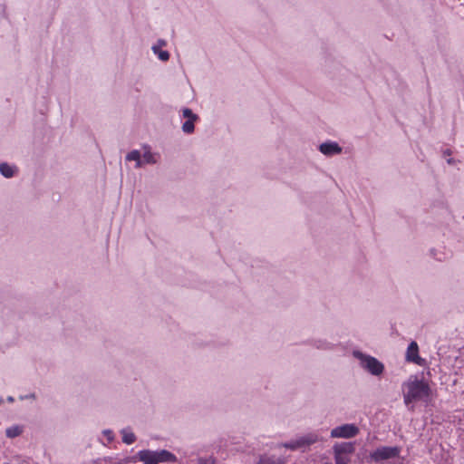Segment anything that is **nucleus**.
Instances as JSON below:
<instances>
[{"label":"nucleus","instance_id":"1","mask_svg":"<svg viewBox=\"0 0 464 464\" xmlns=\"http://www.w3.org/2000/svg\"><path fill=\"white\" fill-rule=\"evenodd\" d=\"M404 387L406 391L404 392V402L406 405H409L412 401L424 400L430 395V386L423 381H419L417 379L409 380Z\"/></svg>","mask_w":464,"mask_h":464},{"label":"nucleus","instance_id":"2","mask_svg":"<svg viewBox=\"0 0 464 464\" xmlns=\"http://www.w3.org/2000/svg\"><path fill=\"white\" fill-rule=\"evenodd\" d=\"M354 355L361 360L362 366L373 375H380L383 371V364L372 356H367L360 352H354Z\"/></svg>","mask_w":464,"mask_h":464},{"label":"nucleus","instance_id":"3","mask_svg":"<svg viewBox=\"0 0 464 464\" xmlns=\"http://www.w3.org/2000/svg\"><path fill=\"white\" fill-rule=\"evenodd\" d=\"M354 451V446L351 442H343L334 447V459L336 464H348L350 455Z\"/></svg>","mask_w":464,"mask_h":464},{"label":"nucleus","instance_id":"4","mask_svg":"<svg viewBox=\"0 0 464 464\" xmlns=\"http://www.w3.org/2000/svg\"><path fill=\"white\" fill-rule=\"evenodd\" d=\"M401 453L400 447H380L370 454V458L374 462H381L390 459L399 457Z\"/></svg>","mask_w":464,"mask_h":464},{"label":"nucleus","instance_id":"5","mask_svg":"<svg viewBox=\"0 0 464 464\" xmlns=\"http://www.w3.org/2000/svg\"><path fill=\"white\" fill-rule=\"evenodd\" d=\"M318 437L315 434H308L306 436L301 437L300 439L291 441L289 443L284 444V447L290 450H304L309 447L311 444L316 442Z\"/></svg>","mask_w":464,"mask_h":464},{"label":"nucleus","instance_id":"6","mask_svg":"<svg viewBox=\"0 0 464 464\" xmlns=\"http://www.w3.org/2000/svg\"><path fill=\"white\" fill-rule=\"evenodd\" d=\"M359 433V429L353 424H344L331 431L333 438H353Z\"/></svg>","mask_w":464,"mask_h":464},{"label":"nucleus","instance_id":"7","mask_svg":"<svg viewBox=\"0 0 464 464\" xmlns=\"http://www.w3.org/2000/svg\"><path fill=\"white\" fill-rule=\"evenodd\" d=\"M406 361L417 365L423 366L425 360L419 355V347L416 342H411L406 352Z\"/></svg>","mask_w":464,"mask_h":464},{"label":"nucleus","instance_id":"8","mask_svg":"<svg viewBox=\"0 0 464 464\" xmlns=\"http://www.w3.org/2000/svg\"><path fill=\"white\" fill-rule=\"evenodd\" d=\"M139 459L144 464H159L154 451L144 450L138 453Z\"/></svg>","mask_w":464,"mask_h":464},{"label":"nucleus","instance_id":"9","mask_svg":"<svg viewBox=\"0 0 464 464\" xmlns=\"http://www.w3.org/2000/svg\"><path fill=\"white\" fill-rule=\"evenodd\" d=\"M320 151L324 155L338 154L342 151L337 143H323L320 145Z\"/></svg>","mask_w":464,"mask_h":464},{"label":"nucleus","instance_id":"10","mask_svg":"<svg viewBox=\"0 0 464 464\" xmlns=\"http://www.w3.org/2000/svg\"><path fill=\"white\" fill-rule=\"evenodd\" d=\"M159 462H175L177 458L171 452L162 450L160 451H154Z\"/></svg>","mask_w":464,"mask_h":464},{"label":"nucleus","instance_id":"11","mask_svg":"<svg viewBox=\"0 0 464 464\" xmlns=\"http://www.w3.org/2000/svg\"><path fill=\"white\" fill-rule=\"evenodd\" d=\"M258 464H285V459L264 455L260 458Z\"/></svg>","mask_w":464,"mask_h":464},{"label":"nucleus","instance_id":"12","mask_svg":"<svg viewBox=\"0 0 464 464\" xmlns=\"http://www.w3.org/2000/svg\"><path fill=\"white\" fill-rule=\"evenodd\" d=\"M24 428L20 425H14L12 427H9L5 430V434L8 438L14 439L18 436H20L23 433Z\"/></svg>","mask_w":464,"mask_h":464},{"label":"nucleus","instance_id":"13","mask_svg":"<svg viewBox=\"0 0 464 464\" xmlns=\"http://www.w3.org/2000/svg\"><path fill=\"white\" fill-rule=\"evenodd\" d=\"M126 160L130 161V160H135L136 161V167L140 168L142 166V161L140 160V153L139 150H132L130 151L127 156H126Z\"/></svg>","mask_w":464,"mask_h":464},{"label":"nucleus","instance_id":"14","mask_svg":"<svg viewBox=\"0 0 464 464\" xmlns=\"http://www.w3.org/2000/svg\"><path fill=\"white\" fill-rule=\"evenodd\" d=\"M0 172L3 176L5 178H11L14 176V169L7 163H1L0 164Z\"/></svg>","mask_w":464,"mask_h":464},{"label":"nucleus","instance_id":"15","mask_svg":"<svg viewBox=\"0 0 464 464\" xmlns=\"http://www.w3.org/2000/svg\"><path fill=\"white\" fill-rule=\"evenodd\" d=\"M197 120L188 119L182 125V130L185 133H192L194 131V122Z\"/></svg>","mask_w":464,"mask_h":464},{"label":"nucleus","instance_id":"16","mask_svg":"<svg viewBox=\"0 0 464 464\" xmlns=\"http://www.w3.org/2000/svg\"><path fill=\"white\" fill-rule=\"evenodd\" d=\"M152 50L154 51L155 53H158L159 55V58L161 60V61H168L169 58V53L167 52V51H160L159 46H153L152 47Z\"/></svg>","mask_w":464,"mask_h":464},{"label":"nucleus","instance_id":"17","mask_svg":"<svg viewBox=\"0 0 464 464\" xmlns=\"http://www.w3.org/2000/svg\"><path fill=\"white\" fill-rule=\"evenodd\" d=\"M122 434H123L122 440L126 444H131L136 440L135 435L133 433H131V432L123 431Z\"/></svg>","mask_w":464,"mask_h":464},{"label":"nucleus","instance_id":"18","mask_svg":"<svg viewBox=\"0 0 464 464\" xmlns=\"http://www.w3.org/2000/svg\"><path fill=\"white\" fill-rule=\"evenodd\" d=\"M182 115L184 118H187V119H191V120L198 119V115L193 113V111L188 108H185L182 110Z\"/></svg>","mask_w":464,"mask_h":464},{"label":"nucleus","instance_id":"19","mask_svg":"<svg viewBox=\"0 0 464 464\" xmlns=\"http://www.w3.org/2000/svg\"><path fill=\"white\" fill-rule=\"evenodd\" d=\"M143 160L146 162V163H150V164H153L156 162V160L154 159V156L151 152L150 151H146L144 154H143Z\"/></svg>","mask_w":464,"mask_h":464},{"label":"nucleus","instance_id":"20","mask_svg":"<svg viewBox=\"0 0 464 464\" xmlns=\"http://www.w3.org/2000/svg\"><path fill=\"white\" fill-rule=\"evenodd\" d=\"M199 464H214V462L210 459H200Z\"/></svg>","mask_w":464,"mask_h":464},{"label":"nucleus","instance_id":"21","mask_svg":"<svg viewBox=\"0 0 464 464\" xmlns=\"http://www.w3.org/2000/svg\"><path fill=\"white\" fill-rule=\"evenodd\" d=\"M159 44L160 46L165 45V41H160Z\"/></svg>","mask_w":464,"mask_h":464},{"label":"nucleus","instance_id":"22","mask_svg":"<svg viewBox=\"0 0 464 464\" xmlns=\"http://www.w3.org/2000/svg\"><path fill=\"white\" fill-rule=\"evenodd\" d=\"M8 401H13V398H12V397H9V398H8Z\"/></svg>","mask_w":464,"mask_h":464}]
</instances>
